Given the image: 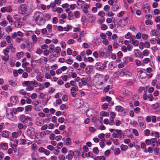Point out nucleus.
<instances>
[{
	"instance_id": "680f3d73",
	"label": "nucleus",
	"mask_w": 160,
	"mask_h": 160,
	"mask_svg": "<svg viewBox=\"0 0 160 160\" xmlns=\"http://www.w3.org/2000/svg\"><path fill=\"white\" fill-rule=\"evenodd\" d=\"M144 132L145 135L148 136L150 133V130L149 129H147L144 130Z\"/></svg>"
},
{
	"instance_id": "4d7b16f0",
	"label": "nucleus",
	"mask_w": 160,
	"mask_h": 160,
	"mask_svg": "<svg viewBox=\"0 0 160 160\" xmlns=\"http://www.w3.org/2000/svg\"><path fill=\"white\" fill-rule=\"evenodd\" d=\"M24 97L27 98L26 102L27 103L30 104L31 103L32 100L31 99L28 98V97L27 96H25Z\"/></svg>"
},
{
	"instance_id": "a878e982",
	"label": "nucleus",
	"mask_w": 160,
	"mask_h": 160,
	"mask_svg": "<svg viewBox=\"0 0 160 160\" xmlns=\"http://www.w3.org/2000/svg\"><path fill=\"white\" fill-rule=\"evenodd\" d=\"M143 73V71L141 69H137V74L140 77L142 76V74ZM145 74V73H144Z\"/></svg>"
},
{
	"instance_id": "5fc2aeb1",
	"label": "nucleus",
	"mask_w": 160,
	"mask_h": 160,
	"mask_svg": "<svg viewBox=\"0 0 160 160\" xmlns=\"http://www.w3.org/2000/svg\"><path fill=\"white\" fill-rule=\"evenodd\" d=\"M107 114L108 116V114L104 111L101 112L100 113V115L102 116H107Z\"/></svg>"
},
{
	"instance_id": "393cba45",
	"label": "nucleus",
	"mask_w": 160,
	"mask_h": 160,
	"mask_svg": "<svg viewBox=\"0 0 160 160\" xmlns=\"http://www.w3.org/2000/svg\"><path fill=\"white\" fill-rule=\"evenodd\" d=\"M72 28V27L70 25H67L66 27L64 28V30L67 32H68L69 30L71 29Z\"/></svg>"
},
{
	"instance_id": "f3484780",
	"label": "nucleus",
	"mask_w": 160,
	"mask_h": 160,
	"mask_svg": "<svg viewBox=\"0 0 160 160\" xmlns=\"http://www.w3.org/2000/svg\"><path fill=\"white\" fill-rule=\"evenodd\" d=\"M19 133L21 134L22 133V131H19L18 132H13L12 133V137L15 138H17L18 136Z\"/></svg>"
},
{
	"instance_id": "338daca9",
	"label": "nucleus",
	"mask_w": 160,
	"mask_h": 160,
	"mask_svg": "<svg viewBox=\"0 0 160 160\" xmlns=\"http://www.w3.org/2000/svg\"><path fill=\"white\" fill-rule=\"evenodd\" d=\"M140 108L139 107H137L134 109V111L136 113H138L140 111Z\"/></svg>"
},
{
	"instance_id": "a19ab883",
	"label": "nucleus",
	"mask_w": 160,
	"mask_h": 160,
	"mask_svg": "<svg viewBox=\"0 0 160 160\" xmlns=\"http://www.w3.org/2000/svg\"><path fill=\"white\" fill-rule=\"evenodd\" d=\"M74 15L76 18H78L80 16V13L78 11H76L74 12Z\"/></svg>"
},
{
	"instance_id": "37998d69",
	"label": "nucleus",
	"mask_w": 160,
	"mask_h": 160,
	"mask_svg": "<svg viewBox=\"0 0 160 160\" xmlns=\"http://www.w3.org/2000/svg\"><path fill=\"white\" fill-rule=\"evenodd\" d=\"M52 22L53 24H56L58 22V19L57 17H54L52 18Z\"/></svg>"
},
{
	"instance_id": "2f4dec72",
	"label": "nucleus",
	"mask_w": 160,
	"mask_h": 160,
	"mask_svg": "<svg viewBox=\"0 0 160 160\" xmlns=\"http://www.w3.org/2000/svg\"><path fill=\"white\" fill-rule=\"evenodd\" d=\"M138 121L139 123L145 122L142 116H139L138 118Z\"/></svg>"
},
{
	"instance_id": "a211bd4d",
	"label": "nucleus",
	"mask_w": 160,
	"mask_h": 160,
	"mask_svg": "<svg viewBox=\"0 0 160 160\" xmlns=\"http://www.w3.org/2000/svg\"><path fill=\"white\" fill-rule=\"evenodd\" d=\"M9 51H5L4 54L5 55V57H3L2 59L5 61H7L9 59V56L7 55V53Z\"/></svg>"
},
{
	"instance_id": "aec40b11",
	"label": "nucleus",
	"mask_w": 160,
	"mask_h": 160,
	"mask_svg": "<svg viewBox=\"0 0 160 160\" xmlns=\"http://www.w3.org/2000/svg\"><path fill=\"white\" fill-rule=\"evenodd\" d=\"M1 147L3 150H6L8 148V144L7 143H2L1 145Z\"/></svg>"
},
{
	"instance_id": "72a5a7b5",
	"label": "nucleus",
	"mask_w": 160,
	"mask_h": 160,
	"mask_svg": "<svg viewBox=\"0 0 160 160\" xmlns=\"http://www.w3.org/2000/svg\"><path fill=\"white\" fill-rule=\"evenodd\" d=\"M47 28L48 29V32H50L52 31V26L50 24H48L47 27Z\"/></svg>"
},
{
	"instance_id": "bf43d9fd",
	"label": "nucleus",
	"mask_w": 160,
	"mask_h": 160,
	"mask_svg": "<svg viewBox=\"0 0 160 160\" xmlns=\"http://www.w3.org/2000/svg\"><path fill=\"white\" fill-rule=\"evenodd\" d=\"M95 158L98 160H105V158L103 156H98Z\"/></svg>"
},
{
	"instance_id": "de8ad7c7",
	"label": "nucleus",
	"mask_w": 160,
	"mask_h": 160,
	"mask_svg": "<svg viewBox=\"0 0 160 160\" xmlns=\"http://www.w3.org/2000/svg\"><path fill=\"white\" fill-rule=\"evenodd\" d=\"M6 40L8 43H10L12 41V38L9 36H7L6 38Z\"/></svg>"
},
{
	"instance_id": "603ef678",
	"label": "nucleus",
	"mask_w": 160,
	"mask_h": 160,
	"mask_svg": "<svg viewBox=\"0 0 160 160\" xmlns=\"http://www.w3.org/2000/svg\"><path fill=\"white\" fill-rule=\"evenodd\" d=\"M23 54L22 52H20L17 53L16 56L18 58H19L23 56Z\"/></svg>"
},
{
	"instance_id": "473e14b6",
	"label": "nucleus",
	"mask_w": 160,
	"mask_h": 160,
	"mask_svg": "<svg viewBox=\"0 0 160 160\" xmlns=\"http://www.w3.org/2000/svg\"><path fill=\"white\" fill-rule=\"evenodd\" d=\"M110 86L109 85H107L106 87H105L103 91V92L104 93H105L109 91L110 89Z\"/></svg>"
},
{
	"instance_id": "f257e3e1",
	"label": "nucleus",
	"mask_w": 160,
	"mask_h": 160,
	"mask_svg": "<svg viewBox=\"0 0 160 160\" xmlns=\"http://www.w3.org/2000/svg\"><path fill=\"white\" fill-rule=\"evenodd\" d=\"M33 18L37 24L42 26L44 24L45 19L43 14L41 12L37 11L34 12Z\"/></svg>"
},
{
	"instance_id": "bb28decb",
	"label": "nucleus",
	"mask_w": 160,
	"mask_h": 160,
	"mask_svg": "<svg viewBox=\"0 0 160 160\" xmlns=\"http://www.w3.org/2000/svg\"><path fill=\"white\" fill-rule=\"evenodd\" d=\"M78 88L77 86H75L74 87H72L71 88L70 91L71 92H78Z\"/></svg>"
},
{
	"instance_id": "4be33fe9",
	"label": "nucleus",
	"mask_w": 160,
	"mask_h": 160,
	"mask_svg": "<svg viewBox=\"0 0 160 160\" xmlns=\"http://www.w3.org/2000/svg\"><path fill=\"white\" fill-rule=\"evenodd\" d=\"M43 124V121L42 120L38 119L36 122V125L38 126H41Z\"/></svg>"
},
{
	"instance_id": "f8f14e48",
	"label": "nucleus",
	"mask_w": 160,
	"mask_h": 160,
	"mask_svg": "<svg viewBox=\"0 0 160 160\" xmlns=\"http://www.w3.org/2000/svg\"><path fill=\"white\" fill-rule=\"evenodd\" d=\"M28 134L30 137L33 136L35 133V130L33 128H31L30 129H28Z\"/></svg>"
},
{
	"instance_id": "052dcab7",
	"label": "nucleus",
	"mask_w": 160,
	"mask_h": 160,
	"mask_svg": "<svg viewBox=\"0 0 160 160\" xmlns=\"http://www.w3.org/2000/svg\"><path fill=\"white\" fill-rule=\"evenodd\" d=\"M125 12V11H121L117 15V16L119 17H121L124 14Z\"/></svg>"
},
{
	"instance_id": "8fccbe9b",
	"label": "nucleus",
	"mask_w": 160,
	"mask_h": 160,
	"mask_svg": "<svg viewBox=\"0 0 160 160\" xmlns=\"http://www.w3.org/2000/svg\"><path fill=\"white\" fill-rule=\"evenodd\" d=\"M24 84L27 86H30V85L31 84V81H26L24 82Z\"/></svg>"
},
{
	"instance_id": "e433bc0d",
	"label": "nucleus",
	"mask_w": 160,
	"mask_h": 160,
	"mask_svg": "<svg viewBox=\"0 0 160 160\" xmlns=\"http://www.w3.org/2000/svg\"><path fill=\"white\" fill-rule=\"evenodd\" d=\"M8 24V22L5 21L3 20L0 22V25L2 27L6 26Z\"/></svg>"
},
{
	"instance_id": "4468645a",
	"label": "nucleus",
	"mask_w": 160,
	"mask_h": 160,
	"mask_svg": "<svg viewBox=\"0 0 160 160\" xmlns=\"http://www.w3.org/2000/svg\"><path fill=\"white\" fill-rule=\"evenodd\" d=\"M9 133L8 131H3L2 133V137L8 138L9 137Z\"/></svg>"
},
{
	"instance_id": "dca6fc26",
	"label": "nucleus",
	"mask_w": 160,
	"mask_h": 160,
	"mask_svg": "<svg viewBox=\"0 0 160 160\" xmlns=\"http://www.w3.org/2000/svg\"><path fill=\"white\" fill-rule=\"evenodd\" d=\"M32 160H38V155L37 152H34L32 154Z\"/></svg>"
},
{
	"instance_id": "c85d7f7f",
	"label": "nucleus",
	"mask_w": 160,
	"mask_h": 160,
	"mask_svg": "<svg viewBox=\"0 0 160 160\" xmlns=\"http://www.w3.org/2000/svg\"><path fill=\"white\" fill-rule=\"evenodd\" d=\"M130 43L133 44L135 46H137L138 45L139 42L137 40H135L133 42H131Z\"/></svg>"
},
{
	"instance_id": "79ce46f5",
	"label": "nucleus",
	"mask_w": 160,
	"mask_h": 160,
	"mask_svg": "<svg viewBox=\"0 0 160 160\" xmlns=\"http://www.w3.org/2000/svg\"><path fill=\"white\" fill-rule=\"evenodd\" d=\"M152 135H154L155 137L157 138L159 137V134L158 132H152L151 133Z\"/></svg>"
},
{
	"instance_id": "774afa93",
	"label": "nucleus",
	"mask_w": 160,
	"mask_h": 160,
	"mask_svg": "<svg viewBox=\"0 0 160 160\" xmlns=\"http://www.w3.org/2000/svg\"><path fill=\"white\" fill-rule=\"evenodd\" d=\"M112 8L114 11H117L119 8V6L117 5H114L112 6Z\"/></svg>"
},
{
	"instance_id": "6e6d98bb",
	"label": "nucleus",
	"mask_w": 160,
	"mask_h": 160,
	"mask_svg": "<svg viewBox=\"0 0 160 160\" xmlns=\"http://www.w3.org/2000/svg\"><path fill=\"white\" fill-rule=\"evenodd\" d=\"M23 41V39L22 38H17L15 40V41L18 43H21V41Z\"/></svg>"
},
{
	"instance_id": "423d86ee",
	"label": "nucleus",
	"mask_w": 160,
	"mask_h": 160,
	"mask_svg": "<svg viewBox=\"0 0 160 160\" xmlns=\"http://www.w3.org/2000/svg\"><path fill=\"white\" fill-rule=\"evenodd\" d=\"M24 18H23L22 20H19L18 21H15L14 24L15 27L17 28H20L23 25V22L22 21L24 20Z\"/></svg>"
},
{
	"instance_id": "20e7f679",
	"label": "nucleus",
	"mask_w": 160,
	"mask_h": 160,
	"mask_svg": "<svg viewBox=\"0 0 160 160\" xmlns=\"http://www.w3.org/2000/svg\"><path fill=\"white\" fill-rule=\"evenodd\" d=\"M20 119L21 122L24 123H26L28 120L31 121V119L29 117L23 115H22L20 116Z\"/></svg>"
},
{
	"instance_id": "7ed1b4c3",
	"label": "nucleus",
	"mask_w": 160,
	"mask_h": 160,
	"mask_svg": "<svg viewBox=\"0 0 160 160\" xmlns=\"http://www.w3.org/2000/svg\"><path fill=\"white\" fill-rule=\"evenodd\" d=\"M74 106L76 108H79L82 105V102L81 99L77 98L74 101Z\"/></svg>"
},
{
	"instance_id": "49530a36",
	"label": "nucleus",
	"mask_w": 160,
	"mask_h": 160,
	"mask_svg": "<svg viewBox=\"0 0 160 160\" xmlns=\"http://www.w3.org/2000/svg\"><path fill=\"white\" fill-rule=\"evenodd\" d=\"M101 28L102 30H104L108 28L107 26L104 24H102L101 26Z\"/></svg>"
},
{
	"instance_id": "4c0bfd02",
	"label": "nucleus",
	"mask_w": 160,
	"mask_h": 160,
	"mask_svg": "<svg viewBox=\"0 0 160 160\" xmlns=\"http://www.w3.org/2000/svg\"><path fill=\"white\" fill-rule=\"evenodd\" d=\"M7 18L9 22L12 23L13 22L12 18L10 15H8L7 16Z\"/></svg>"
},
{
	"instance_id": "ddd939ff",
	"label": "nucleus",
	"mask_w": 160,
	"mask_h": 160,
	"mask_svg": "<svg viewBox=\"0 0 160 160\" xmlns=\"http://www.w3.org/2000/svg\"><path fill=\"white\" fill-rule=\"evenodd\" d=\"M24 108L22 107H19L13 109V111L14 114H16L18 112H22Z\"/></svg>"
},
{
	"instance_id": "9b49d317",
	"label": "nucleus",
	"mask_w": 160,
	"mask_h": 160,
	"mask_svg": "<svg viewBox=\"0 0 160 160\" xmlns=\"http://www.w3.org/2000/svg\"><path fill=\"white\" fill-rule=\"evenodd\" d=\"M12 9L10 7H3L1 8V11L2 12H10Z\"/></svg>"
},
{
	"instance_id": "9d476101",
	"label": "nucleus",
	"mask_w": 160,
	"mask_h": 160,
	"mask_svg": "<svg viewBox=\"0 0 160 160\" xmlns=\"http://www.w3.org/2000/svg\"><path fill=\"white\" fill-rule=\"evenodd\" d=\"M153 36H156L157 37H159L160 35L159 31H157L155 29H153L151 30L150 33Z\"/></svg>"
},
{
	"instance_id": "c756f323",
	"label": "nucleus",
	"mask_w": 160,
	"mask_h": 160,
	"mask_svg": "<svg viewBox=\"0 0 160 160\" xmlns=\"http://www.w3.org/2000/svg\"><path fill=\"white\" fill-rule=\"evenodd\" d=\"M65 142L66 144L67 145H70L71 143V141L69 138H68L66 139Z\"/></svg>"
},
{
	"instance_id": "3c124183",
	"label": "nucleus",
	"mask_w": 160,
	"mask_h": 160,
	"mask_svg": "<svg viewBox=\"0 0 160 160\" xmlns=\"http://www.w3.org/2000/svg\"><path fill=\"white\" fill-rule=\"evenodd\" d=\"M115 131L117 132V134L118 136H121L122 133V131L120 130L116 129Z\"/></svg>"
},
{
	"instance_id": "6e6552de",
	"label": "nucleus",
	"mask_w": 160,
	"mask_h": 160,
	"mask_svg": "<svg viewBox=\"0 0 160 160\" xmlns=\"http://www.w3.org/2000/svg\"><path fill=\"white\" fill-rule=\"evenodd\" d=\"M69 153L66 156V158L68 159V160H71L72 158V155L74 156V158H75V152L70 150L68 152Z\"/></svg>"
},
{
	"instance_id": "58836bf2",
	"label": "nucleus",
	"mask_w": 160,
	"mask_h": 160,
	"mask_svg": "<svg viewBox=\"0 0 160 160\" xmlns=\"http://www.w3.org/2000/svg\"><path fill=\"white\" fill-rule=\"evenodd\" d=\"M98 15L102 18H104L105 15V13L103 11H100L98 13Z\"/></svg>"
},
{
	"instance_id": "69168bd1",
	"label": "nucleus",
	"mask_w": 160,
	"mask_h": 160,
	"mask_svg": "<svg viewBox=\"0 0 160 160\" xmlns=\"http://www.w3.org/2000/svg\"><path fill=\"white\" fill-rule=\"evenodd\" d=\"M32 149L33 151H35L37 149V145L35 144H33L32 145Z\"/></svg>"
},
{
	"instance_id": "39448f33",
	"label": "nucleus",
	"mask_w": 160,
	"mask_h": 160,
	"mask_svg": "<svg viewBox=\"0 0 160 160\" xmlns=\"http://www.w3.org/2000/svg\"><path fill=\"white\" fill-rule=\"evenodd\" d=\"M95 66L97 69L100 71L103 70L105 67V66L104 64L99 62L97 63Z\"/></svg>"
},
{
	"instance_id": "0eeeda50",
	"label": "nucleus",
	"mask_w": 160,
	"mask_h": 160,
	"mask_svg": "<svg viewBox=\"0 0 160 160\" xmlns=\"http://www.w3.org/2000/svg\"><path fill=\"white\" fill-rule=\"evenodd\" d=\"M10 101L13 105H15L18 102V98L16 96H12L10 98Z\"/></svg>"
},
{
	"instance_id": "0e129e2a",
	"label": "nucleus",
	"mask_w": 160,
	"mask_h": 160,
	"mask_svg": "<svg viewBox=\"0 0 160 160\" xmlns=\"http://www.w3.org/2000/svg\"><path fill=\"white\" fill-rule=\"evenodd\" d=\"M31 84H33L35 86V87H36L38 86V83L35 80L31 81Z\"/></svg>"
},
{
	"instance_id": "ea45409f",
	"label": "nucleus",
	"mask_w": 160,
	"mask_h": 160,
	"mask_svg": "<svg viewBox=\"0 0 160 160\" xmlns=\"http://www.w3.org/2000/svg\"><path fill=\"white\" fill-rule=\"evenodd\" d=\"M132 34L130 32H128L125 35V38L126 39H129L131 37Z\"/></svg>"
},
{
	"instance_id": "5701e85b",
	"label": "nucleus",
	"mask_w": 160,
	"mask_h": 160,
	"mask_svg": "<svg viewBox=\"0 0 160 160\" xmlns=\"http://www.w3.org/2000/svg\"><path fill=\"white\" fill-rule=\"evenodd\" d=\"M115 109L118 112L122 111L123 110V108L120 106H118L115 107Z\"/></svg>"
},
{
	"instance_id": "2eb2a0df",
	"label": "nucleus",
	"mask_w": 160,
	"mask_h": 160,
	"mask_svg": "<svg viewBox=\"0 0 160 160\" xmlns=\"http://www.w3.org/2000/svg\"><path fill=\"white\" fill-rule=\"evenodd\" d=\"M135 54L136 57H139L141 58H143V55L140 51H136L135 52Z\"/></svg>"
},
{
	"instance_id": "7c9ffc66",
	"label": "nucleus",
	"mask_w": 160,
	"mask_h": 160,
	"mask_svg": "<svg viewBox=\"0 0 160 160\" xmlns=\"http://www.w3.org/2000/svg\"><path fill=\"white\" fill-rule=\"evenodd\" d=\"M104 140L105 139H102L99 142L100 146L102 148H103L105 146V143L104 142Z\"/></svg>"
},
{
	"instance_id": "f03ea898",
	"label": "nucleus",
	"mask_w": 160,
	"mask_h": 160,
	"mask_svg": "<svg viewBox=\"0 0 160 160\" xmlns=\"http://www.w3.org/2000/svg\"><path fill=\"white\" fill-rule=\"evenodd\" d=\"M18 9L20 13L23 15L26 14L28 10V8L26 4H21L18 8Z\"/></svg>"
},
{
	"instance_id": "e2e57ef3",
	"label": "nucleus",
	"mask_w": 160,
	"mask_h": 160,
	"mask_svg": "<svg viewBox=\"0 0 160 160\" xmlns=\"http://www.w3.org/2000/svg\"><path fill=\"white\" fill-rule=\"evenodd\" d=\"M120 152V150L119 148H116L114 151V153L115 154H118Z\"/></svg>"
},
{
	"instance_id": "cd10ccee",
	"label": "nucleus",
	"mask_w": 160,
	"mask_h": 160,
	"mask_svg": "<svg viewBox=\"0 0 160 160\" xmlns=\"http://www.w3.org/2000/svg\"><path fill=\"white\" fill-rule=\"evenodd\" d=\"M84 3L83 1L82 0H78L77 2V4L79 6L82 7Z\"/></svg>"
},
{
	"instance_id": "412c9836",
	"label": "nucleus",
	"mask_w": 160,
	"mask_h": 160,
	"mask_svg": "<svg viewBox=\"0 0 160 160\" xmlns=\"http://www.w3.org/2000/svg\"><path fill=\"white\" fill-rule=\"evenodd\" d=\"M13 17L15 21L22 20L20 16L18 14L14 15Z\"/></svg>"
},
{
	"instance_id": "13d9d810",
	"label": "nucleus",
	"mask_w": 160,
	"mask_h": 160,
	"mask_svg": "<svg viewBox=\"0 0 160 160\" xmlns=\"http://www.w3.org/2000/svg\"><path fill=\"white\" fill-rule=\"evenodd\" d=\"M64 118L63 117H60L58 118V121L60 123H62L64 121Z\"/></svg>"
},
{
	"instance_id": "6ab92c4d",
	"label": "nucleus",
	"mask_w": 160,
	"mask_h": 160,
	"mask_svg": "<svg viewBox=\"0 0 160 160\" xmlns=\"http://www.w3.org/2000/svg\"><path fill=\"white\" fill-rule=\"evenodd\" d=\"M8 83L9 84L13 87H16L17 85V83L16 82L13 80H10L8 81Z\"/></svg>"
},
{
	"instance_id": "b1692460",
	"label": "nucleus",
	"mask_w": 160,
	"mask_h": 160,
	"mask_svg": "<svg viewBox=\"0 0 160 160\" xmlns=\"http://www.w3.org/2000/svg\"><path fill=\"white\" fill-rule=\"evenodd\" d=\"M120 148L122 151H125L128 148V146L124 144H122L121 145Z\"/></svg>"
},
{
	"instance_id": "1a4fd4ad",
	"label": "nucleus",
	"mask_w": 160,
	"mask_h": 160,
	"mask_svg": "<svg viewBox=\"0 0 160 160\" xmlns=\"http://www.w3.org/2000/svg\"><path fill=\"white\" fill-rule=\"evenodd\" d=\"M87 19L90 22H92L94 21L96 19L95 17L91 14H88L87 15Z\"/></svg>"
},
{
	"instance_id": "f704fd0d",
	"label": "nucleus",
	"mask_w": 160,
	"mask_h": 160,
	"mask_svg": "<svg viewBox=\"0 0 160 160\" xmlns=\"http://www.w3.org/2000/svg\"><path fill=\"white\" fill-rule=\"evenodd\" d=\"M93 152L96 154H98L99 153L98 148L97 147H94L93 149Z\"/></svg>"
},
{
	"instance_id": "864d4df0",
	"label": "nucleus",
	"mask_w": 160,
	"mask_h": 160,
	"mask_svg": "<svg viewBox=\"0 0 160 160\" xmlns=\"http://www.w3.org/2000/svg\"><path fill=\"white\" fill-rule=\"evenodd\" d=\"M81 81L84 85H85L87 84V80L85 78H82L81 79Z\"/></svg>"
},
{
	"instance_id": "c9c22d12",
	"label": "nucleus",
	"mask_w": 160,
	"mask_h": 160,
	"mask_svg": "<svg viewBox=\"0 0 160 160\" xmlns=\"http://www.w3.org/2000/svg\"><path fill=\"white\" fill-rule=\"evenodd\" d=\"M32 106L31 105H28L26 106L25 108V111H28L32 110Z\"/></svg>"
},
{
	"instance_id": "c03bdc74",
	"label": "nucleus",
	"mask_w": 160,
	"mask_h": 160,
	"mask_svg": "<svg viewBox=\"0 0 160 160\" xmlns=\"http://www.w3.org/2000/svg\"><path fill=\"white\" fill-rule=\"evenodd\" d=\"M42 76L40 75H38L36 76V79L37 80L40 82H41L42 81Z\"/></svg>"
},
{
	"instance_id": "09e8293b",
	"label": "nucleus",
	"mask_w": 160,
	"mask_h": 160,
	"mask_svg": "<svg viewBox=\"0 0 160 160\" xmlns=\"http://www.w3.org/2000/svg\"><path fill=\"white\" fill-rule=\"evenodd\" d=\"M108 105L107 103H104L102 106V108L103 110L106 109L108 107Z\"/></svg>"
},
{
	"instance_id": "a18cd8bd",
	"label": "nucleus",
	"mask_w": 160,
	"mask_h": 160,
	"mask_svg": "<svg viewBox=\"0 0 160 160\" xmlns=\"http://www.w3.org/2000/svg\"><path fill=\"white\" fill-rule=\"evenodd\" d=\"M25 2V0H15L14 2L15 3L21 4L24 3Z\"/></svg>"
}]
</instances>
